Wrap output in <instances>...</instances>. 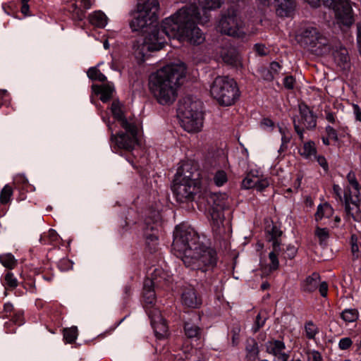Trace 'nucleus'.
<instances>
[{"label": "nucleus", "instance_id": "nucleus-28", "mask_svg": "<svg viewBox=\"0 0 361 361\" xmlns=\"http://www.w3.org/2000/svg\"><path fill=\"white\" fill-rule=\"evenodd\" d=\"M319 281V274L317 273H313L311 276H307L306 279L302 282V288L305 292H314L317 289Z\"/></svg>", "mask_w": 361, "mask_h": 361}, {"label": "nucleus", "instance_id": "nucleus-55", "mask_svg": "<svg viewBox=\"0 0 361 361\" xmlns=\"http://www.w3.org/2000/svg\"><path fill=\"white\" fill-rule=\"evenodd\" d=\"M317 288L319 289V293L322 297L327 296L328 284L326 281H321L320 280Z\"/></svg>", "mask_w": 361, "mask_h": 361}, {"label": "nucleus", "instance_id": "nucleus-17", "mask_svg": "<svg viewBox=\"0 0 361 361\" xmlns=\"http://www.w3.org/2000/svg\"><path fill=\"white\" fill-rule=\"evenodd\" d=\"M343 202L347 215L351 216L355 221H360L361 212L360 209V195H354L349 196V195H344Z\"/></svg>", "mask_w": 361, "mask_h": 361}, {"label": "nucleus", "instance_id": "nucleus-48", "mask_svg": "<svg viewBox=\"0 0 361 361\" xmlns=\"http://www.w3.org/2000/svg\"><path fill=\"white\" fill-rule=\"evenodd\" d=\"M256 182L255 189L257 191H262L269 185V181L267 178H257V180Z\"/></svg>", "mask_w": 361, "mask_h": 361}, {"label": "nucleus", "instance_id": "nucleus-47", "mask_svg": "<svg viewBox=\"0 0 361 361\" xmlns=\"http://www.w3.org/2000/svg\"><path fill=\"white\" fill-rule=\"evenodd\" d=\"M72 13L73 18L75 20L80 21L85 17V11L78 8L76 5H73V10Z\"/></svg>", "mask_w": 361, "mask_h": 361}, {"label": "nucleus", "instance_id": "nucleus-38", "mask_svg": "<svg viewBox=\"0 0 361 361\" xmlns=\"http://www.w3.org/2000/svg\"><path fill=\"white\" fill-rule=\"evenodd\" d=\"M87 76L92 80H98L99 82H104L106 80V77L101 73L97 67H92L87 71Z\"/></svg>", "mask_w": 361, "mask_h": 361}, {"label": "nucleus", "instance_id": "nucleus-35", "mask_svg": "<svg viewBox=\"0 0 361 361\" xmlns=\"http://www.w3.org/2000/svg\"><path fill=\"white\" fill-rule=\"evenodd\" d=\"M305 332L308 339L313 340L319 333V329L312 321H309L305 324Z\"/></svg>", "mask_w": 361, "mask_h": 361}, {"label": "nucleus", "instance_id": "nucleus-24", "mask_svg": "<svg viewBox=\"0 0 361 361\" xmlns=\"http://www.w3.org/2000/svg\"><path fill=\"white\" fill-rule=\"evenodd\" d=\"M157 225L152 226L149 223H147L145 229V236L146 238V243L149 247L151 252L156 250L158 245V236H157Z\"/></svg>", "mask_w": 361, "mask_h": 361}, {"label": "nucleus", "instance_id": "nucleus-29", "mask_svg": "<svg viewBox=\"0 0 361 361\" xmlns=\"http://www.w3.org/2000/svg\"><path fill=\"white\" fill-rule=\"evenodd\" d=\"M89 21L92 25L103 28L107 24V17L100 11H94L90 15Z\"/></svg>", "mask_w": 361, "mask_h": 361}, {"label": "nucleus", "instance_id": "nucleus-44", "mask_svg": "<svg viewBox=\"0 0 361 361\" xmlns=\"http://www.w3.org/2000/svg\"><path fill=\"white\" fill-rule=\"evenodd\" d=\"M279 132L281 134V145L279 149V152H283L284 146L288 144L290 140V135L288 133V130L287 128H283L279 127Z\"/></svg>", "mask_w": 361, "mask_h": 361}, {"label": "nucleus", "instance_id": "nucleus-3", "mask_svg": "<svg viewBox=\"0 0 361 361\" xmlns=\"http://www.w3.org/2000/svg\"><path fill=\"white\" fill-rule=\"evenodd\" d=\"M172 250L185 267L191 269L206 271L216 263V251L200 240L195 229L186 224L176 226Z\"/></svg>", "mask_w": 361, "mask_h": 361}, {"label": "nucleus", "instance_id": "nucleus-32", "mask_svg": "<svg viewBox=\"0 0 361 361\" xmlns=\"http://www.w3.org/2000/svg\"><path fill=\"white\" fill-rule=\"evenodd\" d=\"M184 331L187 337L190 338H199L202 333V329L197 324L190 322L185 323Z\"/></svg>", "mask_w": 361, "mask_h": 361}, {"label": "nucleus", "instance_id": "nucleus-18", "mask_svg": "<svg viewBox=\"0 0 361 361\" xmlns=\"http://www.w3.org/2000/svg\"><path fill=\"white\" fill-rule=\"evenodd\" d=\"M331 49L327 54L332 53L336 63L341 67H345L349 61L348 52L347 49L343 47L340 42L335 39H330Z\"/></svg>", "mask_w": 361, "mask_h": 361}, {"label": "nucleus", "instance_id": "nucleus-54", "mask_svg": "<svg viewBox=\"0 0 361 361\" xmlns=\"http://www.w3.org/2000/svg\"><path fill=\"white\" fill-rule=\"evenodd\" d=\"M326 134H327V136L334 140V141H337L338 140V135H337V132L336 130L331 126H327L326 127Z\"/></svg>", "mask_w": 361, "mask_h": 361}, {"label": "nucleus", "instance_id": "nucleus-34", "mask_svg": "<svg viewBox=\"0 0 361 361\" xmlns=\"http://www.w3.org/2000/svg\"><path fill=\"white\" fill-rule=\"evenodd\" d=\"M59 236L54 229H49L47 233H44L40 237V242L42 244H51L58 240Z\"/></svg>", "mask_w": 361, "mask_h": 361}, {"label": "nucleus", "instance_id": "nucleus-27", "mask_svg": "<svg viewBox=\"0 0 361 361\" xmlns=\"http://www.w3.org/2000/svg\"><path fill=\"white\" fill-rule=\"evenodd\" d=\"M280 243L279 240H274L272 245V250L269 254V259L270 260L269 270L275 271L279 267V262L278 256L280 253Z\"/></svg>", "mask_w": 361, "mask_h": 361}, {"label": "nucleus", "instance_id": "nucleus-56", "mask_svg": "<svg viewBox=\"0 0 361 361\" xmlns=\"http://www.w3.org/2000/svg\"><path fill=\"white\" fill-rule=\"evenodd\" d=\"M333 191L335 197L339 200L340 201L343 202V197H342V189L341 188L336 184H334L333 185Z\"/></svg>", "mask_w": 361, "mask_h": 361}, {"label": "nucleus", "instance_id": "nucleus-30", "mask_svg": "<svg viewBox=\"0 0 361 361\" xmlns=\"http://www.w3.org/2000/svg\"><path fill=\"white\" fill-rule=\"evenodd\" d=\"M334 214V209L328 204H320L317 207V212L314 215L317 221H321L323 218H329Z\"/></svg>", "mask_w": 361, "mask_h": 361}, {"label": "nucleus", "instance_id": "nucleus-21", "mask_svg": "<svg viewBox=\"0 0 361 361\" xmlns=\"http://www.w3.org/2000/svg\"><path fill=\"white\" fill-rule=\"evenodd\" d=\"M111 111L114 119L120 124L121 127L129 126L135 123L131 119L128 120L124 116L123 106L119 101H114L111 106Z\"/></svg>", "mask_w": 361, "mask_h": 361}, {"label": "nucleus", "instance_id": "nucleus-52", "mask_svg": "<svg viewBox=\"0 0 361 361\" xmlns=\"http://www.w3.org/2000/svg\"><path fill=\"white\" fill-rule=\"evenodd\" d=\"M281 69V66L278 62L274 61L270 64V71H269V77L267 78L268 80H271L274 78L273 73H277Z\"/></svg>", "mask_w": 361, "mask_h": 361}, {"label": "nucleus", "instance_id": "nucleus-9", "mask_svg": "<svg viewBox=\"0 0 361 361\" xmlns=\"http://www.w3.org/2000/svg\"><path fill=\"white\" fill-rule=\"evenodd\" d=\"M208 201L212 204L210 215L213 229L215 232L221 233L224 221V211L229 209L232 200L226 193L214 192L210 195Z\"/></svg>", "mask_w": 361, "mask_h": 361}, {"label": "nucleus", "instance_id": "nucleus-26", "mask_svg": "<svg viewBox=\"0 0 361 361\" xmlns=\"http://www.w3.org/2000/svg\"><path fill=\"white\" fill-rule=\"evenodd\" d=\"M347 180L348 185L345 187L344 195L353 196L354 195H360V187L355 177V174L353 171H350L347 175Z\"/></svg>", "mask_w": 361, "mask_h": 361}, {"label": "nucleus", "instance_id": "nucleus-31", "mask_svg": "<svg viewBox=\"0 0 361 361\" xmlns=\"http://www.w3.org/2000/svg\"><path fill=\"white\" fill-rule=\"evenodd\" d=\"M300 154L302 157L307 159L312 160L313 157H316L317 149L314 142L309 141L304 143L301 149H300Z\"/></svg>", "mask_w": 361, "mask_h": 361}, {"label": "nucleus", "instance_id": "nucleus-51", "mask_svg": "<svg viewBox=\"0 0 361 361\" xmlns=\"http://www.w3.org/2000/svg\"><path fill=\"white\" fill-rule=\"evenodd\" d=\"M313 159L317 160L319 165L324 169L325 172H327L329 171V165L326 158L324 156L316 155V157H313Z\"/></svg>", "mask_w": 361, "mask_h": 361}, {"label": "nucleus", "instance_id": "nucleus-60", "mask_svg": "<svg viewBox=\"0 0 361 361\" xmlns=\"http://www.w3.org/2000/svg\"><path fill=\"white\" fill-rule=\"evenodd\" d=\"M353 113L357 121L361 122V109L357 104H353Z\"/></svg>", "mask_w": 361, "mask_h": 361}, {"label": "nucleus", "instance_id": "nucleus-62", "mask_svg": "<svg viewBox=\"0 0 361 361\" xmlns=\"http://www.w3.org/2000/svg\"><path fill=\"white\" fill-rule=\"evenodd\" d=\"M296 248L294 246L288 245L286 249L287 257L289 259L293 258L296 254Z\"/></svg>", "mask_w": 361, "mask_h": 361}, {"label": "nucleus", "instance_id": "nucleus-61", "mask_svg": "<svg viewBox=\"0 0 361 361\" xmlns=\"http://www.w3.org/2000/svg\"><path fill=\"white\" fill-rule=\"evenodd\" d=\"M255 50L261 56H264V55L267 54V48L263 44H255Z\"/></svg>", "mask_w": 361, "mask_h": 361}, {"label": "nucleus", "instance_id": "nucleus-6", "mask_svg": "<svg viewBox=\"0 0 361 361\" xmlns=\"http://www.w3.org/2000/svg\"><path fill=\"white\" fill-rule=\"evenodd\" d=\"M297 39L302 45L316 55H325L330 51V39L316 27H303L297 35Z\"/></svg>", "mask_w": 361, "mask_h": 361}, {"label": "nucleus", "instance_id": "nucleus-15", "mask_svg": "<svg viewBox=\"0 0 361 361\" xmlns=\"http://www.w3.org/2000/svg\"><path fill=\"white\" fill-rule=\"evenodd\" d=\"M174 180L200 184V173L196 166L190 161L181 164L177 170Z\"/></svg>", "mask_w": 361, "mask_h": 361}, {"label": "nucleus", "instance_id": "nucleus-41", "mask_svg": "<svg viewBox=\"0 0 361 361\" xmlns=\"http://www.w3.org/2000/svg\"><path fill=\"white\" fill-rule=\"evenodd\" d=\"M13 194L12 188L6 185L1 191L0 193V202L1 204H6L9 202L10 198Z\"/></svg>", "mask_w": 361, "mask_h": 361}, {"label": "nucleus", "instance_id": "nucleus-20", "mask_svg": "<svg viewBox=\"0 0 361 361\" xmlns=\"http://www.w3.org/2000/svg\"><path fill=\"white\" fill-rule=\"evenodd\" d=\"M220 56L224 63L233 66H241V60L237 49L231 45H226L221 48Z\"/></svg>", "mask_w": 361, "mask_h": 361}, {"label": "nucleus", "instance_id": "nucleus-23", "mask_svg": "<svg viewBox=\"0 0 361 361\" xmlns=\"http://www.w3.org/2000/svg\"><path fill=\"white\" fill-rule=\"evenodd\" d=\"M276 13L279 16L288 17L293 11L295 0H274Z\"/></svg>", "mask_w": 361, "mask_h": 361}, {"label": "nucleus", "instance_id": "nucleus-57", "mask_svg": "<svg viewBox=\"0 0 361 361\" xmlns=\"http://www.w3.org/2000/svg\"><path fill=\"white\" fill-rule=\"evenodd\" d=\"M261 126L264 129L270 128L271 130L274 126V123L269 118H264L261 122Z\"/></svg>", "mask_w": 361, "mask_h": 361}, {"label": "nucleus", "instance_id": "nucleus-45", "mask_svg": "<svg viewBox=\"0 0 361 361\" xmlns=\"http://www.w3.org/2000/svg\"><path fill=\"white\" fill-rule=\"evenodd\" d=\"M246 349L247 351V357L250 359L255 360L259 353L257 344L252 342V344L247 346Z\"/></svg>", "mask_w": 361, "mask_h": 361}, {"label": "nucleus", "instance_id": "nucleus-33", "mask_svg": "<svg viewBox=\"0 0 361 361\" xmlns=\"http://www.w3.org/2000/svg\"><path fill=\"white\" fill-rule=\"evenodd\" d=\"M341 317L346 323L354 322L358 319L359 312L354 308L345 309L341 313Z\"/></svg>", "mask_w": 361, "mask_h": 361}, {"label": "nucleus", "instance_id": "nucleus-5", "mask_svg": "<svg viewBox=\"0 0 361 361\" xmlns=\"http://www.w3.org/2000/svg\"><path fill=\"white\" fill-rule=\"evenodd\" d=\"M202 104L192 97L188 96L178 102L177 114L181 126L188 133H197L203 126Z\"/></svg>", "mask_w": 361, "mask_h": 361}, {"label": "nucleus", "instance_id": "nucleus-40", "mask_svg": "<svg viewBox=\"0 0 361 361\" xmlns=\"http://www.w3.org/2000/svg\"><path fill=\"white\" fill-rule=\"evenodd\" d=\"M213 180L216 186L221 187L228 181L227 174L224 171H217L214 176Z\"/></svg>", "mask_w": 361, "mask_h": 361}, {"label": "nucleus", "instance_id": "nucleus-11", "mask_svg": "<svg viewBox=\"0 0 361 361\" xmlns=\"http://www.w3.org/2000/svg\"><path fill=\"white\" fill-rule=\"evenodd\" d=\"M166 274L163 270L155 269L152 273L151 279H146L143 286V298L146 311L154 309L152 305L155 302L154 288L161 286L162 281H166Z\"/></svg>", "mask_w": 361, "mask_h": 361}, {"label": "nucleus", "instance_id": "nucleus-13", "mask_svg": "<svg viewBox=\"0 0 361 361\" xmlns=\"http://www.w3.org/2000/svg\"><path fill=\"white\" fill-rule=\"evenodd\" d=\"M326 6L333 8L338 22L345 26H350L353 22L352 6L349 1L338 0H324Z\"/></svg>", "mask_w": 361, "mask_h": 361}, {"label": "nucleus", "instance_id": "nucleus-14", "mask_svg": "<svg viewBox=\"0 0 361 361\" xmlns=\"http://www.w3.org/2000/svg\"><path fill=\"white\" fill-rule=\"evenodd\" d=\"M200 187V184L174 180L172 190L177 201L183 202L192 199Z\"/></svg>", "mask_w": 361, "mask_h": 361}, {"label": "nucleus", "instance_id": "nucleus-16", "mask_svg": "<svg viewBox=\"0 0 361 361\" xmlns=\"http://www.w3.org/2000/svg\"><path fill=\"white\" fill-rule=\"evenodd\" d=\"M147 314L151 320V325L157 338L161 339L169 335L168 326L158 309L148 310Z\"/></svg>", "mask_w": 361, "mask_h": 361}, {"label": "nucleus", "instance_id": "nucleus-19", "mask_svg": "<svg viewBox=\"0 0 361 361\" xmlns=\"http://www.w3.org/2000/svg\"><path fill=\"white\" fill-rule=\"evenodd\" d=\"M267 353L274 357V361H288L289 355L285 352V344L281 341L272 340L266 343Z\"/></svg>", "mask_w": 361, "mask_h": 361}, {"label": "nucleus", "instance_id": "nucleus-8", "mask_svg": "<svg viewBox=\"0 0 361 361\" xmlns=\"http://www.w3.org/2000/svg\"><path fill=\"white\" fill-rule=\"evenodd\" d=\"M103 121L106 123L108 129L111 133V141L115 143V145L121 149L126 151H132L138 144L137 139V128L135 123L129 125V126L122 127L126 131L114 134L116 130L114 123H111L109 119L107 120L103 117Z\"/></svg>", "mask_w": 361, "mask_h": 361}, {"label": "nucleus", "instance_id": "nucleus-64", "mask_svg": "<svg viewBox=\"0 0 361 361\" xmlns=\"http://www.w3.org/2000/svg\"><path fill=\"white\" fill-rule=\"evenodd\" d=\"M310 355L312 361H322V357L319 351L312 350Z\"/></svg>", "mask_w": 361, "mask_h": 361}, {"label": "nucleus", "instance_id": "nucleus-22", "mask_svg": "<svg viewBox=\"0 0 361 361\" xmlns=\"http://www.w3.org/2000/svg\"><path fill=\"white\" fill-rule=\"evenodd\" d=\"M182 302L184 305L197 308L202 303L201 298L197 295L194 288H188L185 289L182 294Z\"/></svg>", "mask_w": 361, "mask_h": 361}, {"label": "nucleus", "instance_id": "nucleus-53", "mask_svg": "<svg viewBox=\"0 0 361 361\" xmlns=\"http://www.w3.org/2000/svg\"><path fill=\"white\" fill-rule=\"evenodd\" d=\"M295 80L293 76H286L283 79V85L288 90H292L294 87Z\"/></svg>", "mask_w": 361, "mask_h": 361}, {"label": "nucleus", "instance_id": "nucleus-42", "mask_svg": "<svg viewBox=\"0 0 361 361\" xmlns=\"http://www.w3.org/2000/svg\"><path fill=\"white\" fill-rule=\"evenodd\" d=\"M4 285L14 288L18 286V280L11 272H8L5 275Z\"/></svg>", "mask_w": 361, "mask_h": 361}, {"label": "nucleus", "instance_id": "nucleus-25", "mask_svg": "<svg viewBox=\"0 0 361 361\" xmlns=\"http://www.w3.org/2000/svg\"><path fill=\"white\" fill-rule=\"evenodd\" d=\"M92 88L101 94L100 99L103 102H108L112 97L113 92L115 90L114 85L111 82H107L101 85H93Z\"/></svg>", "mask_w": 361, "mask_h": 361}, {"label": "nucleus", "instance_id": "nucleus-36", "mask_svg": "<svg viewBox=\"0 0 361 361\" xmlns=\"http://www.w3.org/2000/svg\"><path fill=\"white\" fill-rule=\"evenodd\" d=\"M0 262L4 267L10 269H13L16 265V259L10 253L0 255Z\"/></svg>", "mask_w": 361, "mask_h": 361}, {"label": "nucleus", "instance_id": "nucleus-59", "mask_svg": "<svg viewBox=\"0 0 361 361\" xmlns=\"http://www.w3.org/2000/svg\"><path fill=\"white\" fill-rule=\"evenodd\" d=\"M13 323L20 326L23 324V314L20 312L16 313L12 319Z\"/></svg>", "mask_w": 361, "mask_h": 361}, {"label": "nucleus", "instance_id": "nucleus-63", "mask_svg": "<svg viewBox=\"0 0 361 361\" xmlns=\"http://www.w3.org/2000/svg\"><path fill=\"white\" fill-rule=\"evenodd\" d=\"M13 310V305L11 302L5 303L4 305L3 312L5 314L6 317L8 316V314H11Z\"/></svg>", "mask_w": 361, "mask_h": 361}, {"label": "nucleus", "instance_id": "nucleus-50", "mask_svg": "<svg viewBox=\"0 0 361 361\" xmlns=\"http://www.w3.org/2000/svg\"><path fill=\"white\" fill-rule=\"evenodd\" d=\"M188 359L190 361H202L204 360L202 352L200 350L194 349Z\"/></svg>", "mask_w": 361, "mask_h": 361}, {"label": "nucleus", "instance_id": "nucleus-4", "mask_svg": "<svg viewBox=\"0 0 361 361\" xmlns=\"http://www.w3.org/2000/svg\"><path fill=\"white\" fill-rule=\"evenodd\" d=\"M183 63H170L152 73L149 77V90L161 105L172 104L178 97L180 80L185 75Z\"/></svg>", "mask_w": 361, "mask_h": 361}, {"label": "nucleus", "instance_id": "nucleus-1", "mask_svg": "<svg viewBox=\"0 0 361 361\" xmlns=\"http://www.w3.org/2000/svg\"><path fill=\"white\" fill-rule=\"evenodd\" d=\"M223 0H198L195 4L180 8L173 15L165 18L164 30L170 36L178 37L179 42L192 45L202 44L205 37L196 23L206 24L210 20V11L220 8Z\"/></svg>", "mask_w": 361, "mask_h": 361}, {"label": "nucleus", "instance_id": "nucleus-12", "mask_svg": "<svg viewBox=\"0 0 361 361\" xmlns=\"http://www.w3.org/2000/svg\"><path fill=\"white\" fill-rule=\"evenodd\" d=\"M299 116L293 118L294 129L301 140L304 139V130L314 128L317 125L316 116L305 104H299Z\"/></svg>", "mask_w": 361, "mask_h": 361}, {"label": "nucleus", "instance_id": "nucleus-46", "mask_svg": "<svg viewBox=\"0 0 361 361\" xmlns=\"http://www.w3.org/2000/svg\"><path fill=\"white\" fill-rule=\"evenodd\" d=\"M266 322V318H262L261 314L259 313L255 321L254 325L252 326V331L254 333L257 332L262 326H264Z\"/></svg>", "mask_w": 361, "mask_h": 361}, {"label": "nucleus", "instance_id": "nucleus-39", "mask_svg": "<svg viewBox=\"0 0 361 361\" xmlns=\"http://www.w3.org/2000/svg\"><path fill=\"white\" fill-rule=\"evenodd\" d=\"M78 337V329L76 326H72L63 329V338L67 343H73Z\"/></svg>", "mask_w": 361, "mask_h": 361}, {"label": "nucleus", "instance_id": "nucleus-7", "mask_svg": "<svg viewBox=\"0 0 361 361\" xmlns=\"http://www.w3.org/2000/svg\"><path fill=\"white\" fill-rule=\"evenodd\" d=\"M210 94L221 106L233 105L240 97L235 81L226 76L216 77L210 86Z\"/></svg>", "mask_w": 361, "mask_h": 361}, {"label": "nucleus", "instance_id": "nucleus-58", "mask_svg": "<svg viewBox=\"0 0 361 361\" xmlns=\"http://www.w3.org/2000/svg\"><path fill=\"white\" fill-rule=\"evenodd\" d=\"M282 232L279 231L276 227L274 226L271 230V238L270 239V241L274 243V240H278V237H279L281 235Z\"/></svg>", "mask_w": 361, "mask_h": 361}, {"label": "nucleus", "instance_id": "nucleus-37", "mask_svg": "<svg viewBox=\"0 0 361 361\" xmlns=\"http://www.w3.org/2000/svg\"><path fill=\"white\" fill-rule=\"evenodd\" d=\"M314 233L320 245L326 244V241L329 238V231L328 228L317 227Z\"/></svg>", "mask_w": 361, "mask_h": 361}, {"label": "nucleus", "instance_id": "nucleus-49", "mask_svg": "<svg viewBox=\"0 0 361 361\" xmlns=\"http://www.w3.org/2000/svg\"><path fill=\"white\" fill-rule=\"evenodd\" d=\"M353 344L351 338L349 337H345L341 338L338 343V347L341 350H347Z\"/></svg>", "mask_w": 361, "mask_h": 361}, {"label": "nucleus", "instance_id": "nucleus-10", "mask_svg": "<svg viewBox=\"0 0 361 361\" xmlns=\"http://www.w3.org/2000/svg\"><path fill=\"white\" fill-rule=\"evenodd\" d=\"M218 30L222 34L239 39H244L247 35L243 21L233 13L222 16Z\"/></svg>", "mask_w": 361, "mask_h": 361}, {"label": "nucleus", "instance_id": "nucleus-43", "mask_svg": "<svg viewBox=\"0 0 361 361\" xmlns=\"http://www.w3.org/2000/svg\"><path fill=\"white\" fill-rule=\"evenodd\" d=\"M257 180V177H254L250 175H247L242 181V187L244 189L255 188Z\"/></svg>", "mask_w": 361, "mask_h": 361}, {"label": "nucleus", "instance_id": "nucleus-2", "mask_svg": "<svg viewBox=\"0 0 361 361\" xmlns=\"http://www.w3.org/2000/svg\"><path fill=\"white\" fill-rule=\"evenodd\" d=\"M159 8L157 0H137V10L130 23L133 31H140L145 34L142 43L133 46L136 57L142 60H144L148 51L162 49L166 43V39H176L179 41L178 37L170 36L164 30L165 19L160 26L154 25L158 19Z\"/></svg>", "mask_w": 361, "mask_h": 361}]
</instances>
